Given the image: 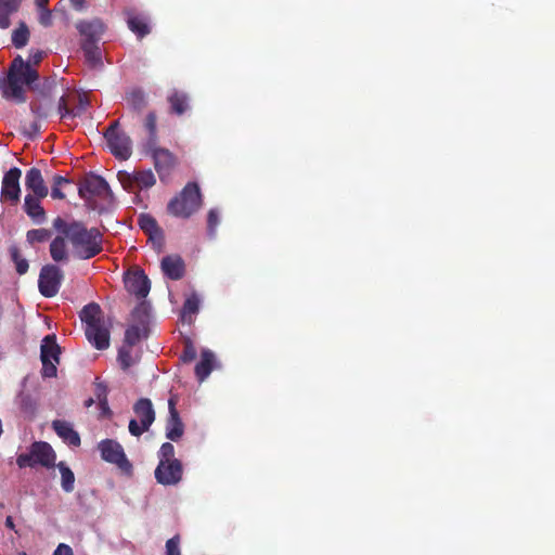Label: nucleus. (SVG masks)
I'll use <instances>...</instances> for the list:
<instances>
[{
	"label": "nucleus",
	"mask_w": 555,
	"mask_h": 555,
	"mask_svg": "<svg viewBox=\"0 0 555 555\" xmlns=\"http://www.w3.org/2000/svg\"><path fill=\"white\" fill-rule=\"evenodd\" d=\"M53 228L65 235L78 259H91L103 250V233L98 228L89 229L81 221L68 222L61 217L53 220Z\"/></svg>",
	"instance_id": "obj_1"
},
{
	"label": "nucleus",
	"mask_w": 555,
	"mask_h": 555,
	"mask_svg": "<svg viewBox=\"0 0 555 555\" xmlns=\"http://www.w3.org/2000/svg\"><path fill=\"white\" fill-rule=\"evenodd\" d=\"M38 78L37 69L31 67L29 63H26L21 55H17L11 62L7 79L0 82V88L3 89L4 93L10 94L18 102H25L23 86H30Z\"/></svg>",
	"instance_id": "obj_2"
},
{
	"label": "nucleus",
	"mask_w": 555,
	"mask_h": 555,
	"mask_svg": "<svg viewBox=\"0 0 555 555\" xmlns=\"http://www.w3.org/2000/svg\"><path fill=\"white\" fill-rule=\"evenodd\" d=\"M79 317L86 325L85 334L90 344L98 350L107 349L109 347V330L101 307L95 302L88 304L82 308Z\"/></svg>",
	"instance_id": "obj_3"
},
{
	"label": "nucleus",
	"mask_w": 555,
	"mask_h": 555,
	"mask_svg": "<svg viewBox=\"0 0 555 555\" xmlns=\"http://www.w3.org/2000/svg\"><path fill=\"white\" fill-rule=\"evenodd\" d=\"M203 199L196 182H189L167 205V212L173 217L189 219L202 206Z\"/></svg>",
	"instance_id": "obj_4"
},
{
	"label": "nucleus",
	"mask_w": 555,
	"mask_h": 555,
	"mask_svg": "<svg viewBox=\"0 0 555 555\" xmlns=\"http://www.w3.org/2000/svg\"><path fill=\"white\" fill-rule=\"evenodd\" d=\"M56 454L52 447L44 441H36L29 447L27 453H21L16 459L20 468L41 465L51 468L55 465Z\"/></svg>",
	"instance_id": "obj_5"
},
{
	"label": "nucleus",
	"mask_w": 555,
	"mask_h": 555,
	"mask_svg": "<svg viewBox=\"0 0 555 555\" xmlns=\"http://www.w3.org/2000/svg\"><path fill=\"white\" fill-rule=\"evenodd\" d=\"M61 348L56 343L55 335H47L41 343L40 359L42 362L41 374L43 377H55L56 364L60 362Z\"/></svg>",
	"instance_id": "obj_6"
},
{
	"label": "nucleus",
	"mask_w": 555,
	"mask_h": 555,
	"mask_svg": "<svg viewBox=\"0 0 555 555\" xmlns=\"http://www.w3.org/2000/svg\"><path fill=\"white\" fill-rule=\"evenodd\" d=\"M63 280L62 270L54 264H46L41 268L38 287L40 294L46 298H51L59 293Z\"/></svg>",
	"instance_id": "obj_7"
},
{
	"label": "nucleus",
	"mask_w": 555,
	"mask_h": 555,
	"mask_svg": "<svg viewBox=\"0 0 555 555\" xmlns=\"http://www.w3.org/2000/svg\"><path fill=\"white\" fill-rule=\"evenodd\" d=\"M99 450L104 461L115 464L124 473L130 474L132 472V465L117 441L112 439L102 440L99 443Z\"/></svg>",
	"instance_id": "obj_8"
},
{
	"label": "nucleus",
	"mask_w": 555,
	"mask_h": 555,
	"mask_svg": "<svg viewBox=\"0 0 555 555\" xmlns=\"http://www.w3.org/2000/svg\"><path fill=\"white\" fill-rule=\"evenodd\" d=\"M154 160V167L158 173L160 181H165L177 165V157L168 149L146 146Z\"/></svg>",
	"instance_id": "obj_9"
},
{
	"label": "nucleus",
	"mask_w": 555,
	"mask_h": 555,
	"mask_svg": "<svg viewBox=\"0 0 555 555\" xmlns=\"http://www.w3.org/2000/svg\"><path fill=\"white\" fill-rule=\"evenodd\" d=\"M109 193V185L101 176L89 173L79 183L78 194L83 199H91L93 196L104 197Z\"/></svg>",
	"instance_id": "obj_10"
},
{
	"label": "nucleus",
	"mask_w": 555,
	"mask_h": 555,
	"mask_svg": "<svg viewBox=\"0 0 555 555\" xmlns=\"http://www.w3.org/2000/svg\"><path fill=\"white\" fill-rule=\"evenodd\" d=\"M183 467L179 460L159 462L155 469V479L164 486H175L182 479Z\"/></svg>",
	"instance_id": "obj_11"
},
{
	"label": "nucleus",
	"mask_w": 555,
	"mask_h": 555,
	"mask_svg": "<svg viewBox=\"0 0 555 555\" xmlns=\"http://www.w3.org/2000/svg\"><path fill=\"white\" fill-rule=\"evenodd\" d=\"M22 170L17 167L11 168L7 171L2 179L1 199L10 201L16 204L20 201L21 188L20 179Z\"/></svg>",
	"instance_id": "obj_12"
},
{
	"label": "nucleus",
	"mask_w": 555,
	"mask_h": 555,
	"mask_svg": "<svg viewBox=\"0 0 555 555\" xmlns=\"http://www.w3.org/2000/svg\"><path fill=\"white\" fill-rule=\"evenodd\" d=\"M111 153L119 160H127L132 154V141L126 132L104 137Z\"/></svg>",
	"instance_id": "obj_13"
},
{
	"label": "nucleus",
	"mask_w": 555,
	"mask_h": 555,
	"mask_svg": "<svg viewBox=\"0 0 555 555\" xmlns=\"http://www.w3.org/2000/svg\"><path fill=\"white\" fill-rule=\"evenodd\" d=\"M120 182L126 188L127 185H135L138 189H150L156 183L155 176L151 169L139 170L133 172L120 171L118 173Z\"/></svg>",
	"instance_id": "obj_14"
},
{
	"label": "nucleus",
	"mask_w": 555,
	"mask_h": 555,
	"mask_svg": "<svg viewBox=\"0 0 555 555\" xmlns=\"http://www.w3.org/2000/svg\"><path fill=\"white\" fill-rule=\"evenodd\" d=\"M176 405L177 397L171 396L168 400L169 417L166 424V437L172 441H178L184 433V425Z\"/></svg>",
	"instance_id": "obj_15"
},
{
	"label": "nucleus",
	"mask_w": 555,
	"mask_h": 555,
	"mask_svg": "<svg viewBox=\"0 0 555 555\" xmlns=\"http://www.w3.org/2000/svg\"><path fill=\"white\" fill-rule=\"evenodd\" d=\"M76 28L83 37L82 42L99 43L105 31V25L100 18L92 21H80L77 23Z\"/></svg>",
	"instance_id": "obj_16"
},
{
	"label": "nucleus",
	"mask_w": 555,
	"mask_h": 555,
	"mask_svg": "<svg viewBox=\"0 0 555 555\" xmlns=\"http://www.w3.org/2000/svg\"><path fill=\"white\" fill-rule=\"evenodd\" d=\"M127 289L139 299L145 298L151 289V282L143 270H137L127 275Z\"/></svg>",
	"instance_id": "obj_17"
},
{
	"label": "nucleus",
	"mask_w": 555,
	"mask_h": 555,
	"mask_svg": "<svg viewBox=\"0 0 555 555\" xmlns=\"http://www.w3.org/2000/svg\"><path fill=\"white\" fill-rule=\"evenodd\" d=\"M163 273L172 281L181 280L185 272L184 261L179 255H169L162 259Z\"/></svg>",
	"instance_id": "obj_18"
},
{
	"label": "nucleus",
	"mask_w": 555,
	"mask_h": 555,
	"mask_svg": "<svg viewBox=\"0 0 555 555\" xmlns=\"http://www.w3.org/2000/svg\"><path fill=\"white\" fill-rule=\"evenodd\" d=\"M25 186L37 197H47L49 190L46 185L40 169L33 167L26 172Z\"/></svg>",
	"instance_id": "obj_19"
},
{
	"label": "nucleus",
	"mask_w": 555,
	"mask_h": 555,
	"mask_svg": "<svg viewBox=\"0 0 555 555\" xmlns=\"http://www.w3.org/2000/svg\"><path fill=\"white\" fill-rule=\"evenodd\" d=\"M52 428L64 442L73 447H79L81 443L79 434L74 430L72 424L66 421L55 420L52 422Z\"/></svg>",
	"instance_id": "obj_20"
},
{
	"label": "nucleus",
	"mask_w": 555,
	"mask_h": 555,
	"mask_svg": "<svg viewBox=\"0 0 555 555\" xmlns=\"http://www.w3.org/2000/svg\"><path fill=\"white\" fill-rule=\"evenodd\" d=\"M167 101L170 106V114L178 116L183 115L190 109V96L188 93L179 90H173L168 96Z\"/></svg>",
	"instance_id": "obj_21"
},
{
	"label": "nucleus",
	"mask_w": 555,
	"mask_h": 555,
	"mask_svg": "<svg viewBox=\"0 0 555 555\" xmlns=\"http://www.w3.org/2000/svg\"><path fill=\"white\" fill-rule=\"evenodd\" d=\"M42 197H37L31 194L25 196L24 210L37 224L42 223L46 220V211L40 204Z\"/></svg>",
	"instance_id": "obj_22"
},
{
	"label": "nucleus",
	"mask_w": 555,
	"mask_h": 555,
	"mask_svg": "<svg viewBox=\"0 0 555 555\" xmlns=\"http://www.w3.org/2000/svg\"><path fill=\"white\" fill-rule=\"evenodd\" d=\"M133 411L145 427H150L155 421V411L152 401L147 398L139 399L133 405Z\"/></svg>",
	"instance_id": "obj_23"
},
{
	"label": "nucleus",
	"mask_w": 555,
	"mask_h": 555,
	"mask_svg": "<svg viewBox=\"0 0 555 555\" xmlns=\"http://www.w3.org/2000/svg\"><path fill=\"white\" fill-rule=\"evenodd\" d=\"M127 24L129 29L137 35L139 39L150 34L151 28L146 16L127 12Z\"/></svg>",
	"instance_id": "obj_24"
},
{
	"label": "nucleus",
	"mask_w": 555,
	"mask_h": 555,
	"mask_svg": "<svg viewBox=\"0 0 555 555\" xmlns=\"http://www.w3.org/2000/svg\"><path fill=\"white\" fill-rule=\"evenodd\" d=\"M67 238L64 234L56 235L50 244V256L55 262H66L69 259Z\"/></svg>",
	"instance_id": "obj_25"
},
{
	"label": "nucleus",
	"mask_w": 555,
	"mask_h": 555,
	"mask_svg": "<svg viewBox=\"0 0 555 555\" xmlns=\"http://www.w3.org/2000/svg\"><path fill=\"white\" fill-rule=\"evenodd\" d=\"M215 354L210 350H203L201 361L195 365V375L198 382H204L214 369Z\"/></svg>",
	"instance_id": "obj_26"
},
{
	"label": "nucleus",
	"mask_w": 555,
	"mask_h": 555,
	"mask_svg": "<svg viewBox=\"0 0 555 555\" xmlns=\"http://www.w3.org/2000/svg\"><path fill=\"white\" fill-rule=\"evenodd\" d=\"M81 49L85 54L87 64L92 68H101L103 66L102 51L99 43L81 42Z\"/></svg>",
	"instance_id": "obj_27"
},
{
	"label": "nucleus",
	"mask_w": 555,
	"mask_h": 555,
	"mask_svg": "<svg viewBox=\"0 0 555 555\" xmlns=\"http://www.w3.org/2000/svg\"><path fill=\"white\" fill-rule=\"evenodd\" d=\"M18 0H0V28L8 29L11 26L10 16L21 9Z\"/></svg>",
	"instance_id": "obj_28"
},
{
	"label": "nucleus",
	"mask_w": 555,
	"mask_h": 555,
	"mask_svg": "<svg viewBox=\"0 0 555 555\" xmlns=\"http://www.w3.org/2000/svg\"><path fill=\"white\" fill-rule=\"evenodd\" d=\"M149 336V326L146 323L130 325L125 332V345L127 347L135 346L142 338Z\"/></svg>",
	"instance_id": "obj_29"
},
{
	"label": "nucleus",
	"mask_w": 555,
	"mask_h": 555,
	"mask_svg": "<svg viewBox=\"0 0 555 555\" xmlns=\"http://www.w3.org/2000/svg\"><path fill=\"white\" fill-rule=\"evenodd\" d=\"M126 101L128 106L137 113H141L147 106L145 93L138 88L126 93Z\"/></svg>",
	"instance_id": "obj_30"
},
{
	"label": "nucleus",
	"mask_w": 555,
	"mask_h": 555,
	"mask_svg": "<svg viewBox=\"0 0 555 555\" xmlns=\"http://www.w3.org/2000/svg\"><path fill=\"white\" fill-rule=\"evenodd\" d=\"M144 127L149 132L146 140V146H154L158 142L157 137V116L155 112H150L144 120Z\"/></svg>",
	"instance_id": "obj_31"
},
{
	"label": "nucleus",
	"mask_w": 555,
	"mask_h": 555,
	"mask_svg": "<svg viewBox=\"0 0 555 555\" xmlns=\"http://www.w3.org/2000/svg\"><path fill=\"white\" fill-rule=\"evenodd\" d=\"M56 466L61 473L62 489L65 492L70 493L74 490L75 483V475L73 470L64 462H60Z\"/></svg>",
	"instance_id": "obj_32"
},
{
	"label": "nucleus",
	"mask_w": 555,
	"mask_h": 555,
	"mask_svg": "<svg viewBox=\"0 0 555 555\" xmlns=\"http://www.w3.org/2000/svg\"><path fill=\"white\" fill-rule=\"evenodd\" d=\"M29 40V29L25 22H20L18 27L12 33V43L15 48H24Z\"/></svg>",
	"instance_id": "obj_33"
},
{
	"label": "nucleus",
	"mask_w": 555,
	"mask_h": 555,
	"mask_svg": "<svg viewBox=\"0 0 555 555\" xmlns=\"http://www.w3.org/2000/svg\"><path fill=\"white\" fill-rule=\"evenodd\" d=\"M57 112L60 114L61 119L80 116V109H73L69 107V100L66 94L60 98L57 103Z\"/></svg>",
	"instance_id": "obj_34"
},
{
	"label": "nucleus",
	"mask_w": 555,
	"mask_h": 555,
	"mask_svg": "<svg viewBox=\"0 0 555 555\" xmlns=\"http://www.w3.org/2000/svg\"><path fill=\"white\" fill-rule=\"evenodd\" d=\"M73 181L62 177V176H54L53 177V184L51 189V196L54 199H64L65 194L62 192V188L66 185H72Z\"/></svg>",
	"instance_id": "obj_35"
},
{
	"label": "nucleus",
	"mask_w": 555,
	"mask_h": 555,
	"mask_svg": "<svg viewBox=\"0 0 555 555\" xmlns=\"http://www.w3.org/2000/svg\"><path fill=\"white\" fill-rule=\"evenodd\" d=\"M198 309H199V299H198L197 295L192 294L191 296H189L185 299L183 307H182L181 317H182L183 321H185L188 317L191 319L192 314H195L198 312Z\"/></svg>",
	"instance_id": "obj_36"
},
{
	"label": "nucleus",
	"mask_w": 555,
	"mask_h": 555,
	"mask_svg": "<svg viewBox=\"0 0 555 555\" xmlns=\"http://www.w3.org/2000/svg\"><path fill=\"white\" fill-rule=\"evenodd\" d=\"M138 224L146 235L160 228L157 220L150 214H141L138 218Z\"/></svg>",
	"instance_id": "obj_37"
},
{
	"label": "nucleus",
	"mask_w": 555,
	"mask_h": 555,
	"mask_svg": "<svg viewBox=\"0 0 555 555\" xmlns=\"http://www.w3.org/2000/svg\"><path fill=\"white\" fill-rule=\"evenodd\" d=\"M51 231L48 229H33L26 233V240L30 245L47 242L51 237Z\"/></svg>",
	"instance_id": "obj_38"
},
{
	"label": "nucleus",
	"mask_w": 555,
	"mask_h": 555,
	"mask_svg": "<svg viewBox=\"0 0 555 555\" xmlns=\"http://www.w3.org/2000/svg\"><path fill=\"white\" fill-rule=\"evenodd\" d=\"M11 259L15 263L16 272L20 275L25 274L28 271V261L22 257L20 249L16 246L10 248Z\"/></svg>",
	"instance_id": "obj_39"
},
{
	"label": "nucleus",
	"mask_w": 555,
	"mask_h": 555,
	"mask_svg": "<svg viewBox=\"0 0 555 555\" xmlns=\"http://www.w3.org/2000/svg\"><path fill=\"white\" fill-rule=\"evenodd\" d=\"M130 347L122 346L118 351L117 360L124 371L128 370L135 363V360L131 356Z\"/></svg>",
	"instance_id": "obj_40"
},
{
	"label": "nucleus",
	"mask_w": 555,
	"mask_h": 555,
	"mask_svg": "<svg viewBox=\"0 0 555 555\" xmlns=\"http://www.w3.org/2000/svg\"><path fill=\"white\" fill-rule=\"evenodd\" d=\"M220 222L219 212L217 209H210L207 214V231L210 237L216 235L217 227Z\"/></svg>",
	"instance_id": "obj_41"
},
{
	"label": "nucleus",
	"mask_w": 555,
	"mask_h": 555,
	"mask_svg": "<svg viewBox=\"0 0 555 555\" xmlns=\"http://www.w3.org/2000/svg\"><path fill=\"white\" fill-rule=\"evenodd\" d=\"M196 356H197V352H196L195 347L193 346L192 341L190 339H188L184 343L183 351L180 354V360L183 363H191L192 361H194L196 359Z\"/></svg>",
	"instance_id": "obj_42"
},
{
	"label": "nucleus",
	"mask_w": 555,
	"mask_h": 555,
	"mask_svg": "<svg viewBox=\"0 0 555 555\" xmlns=\"http://www.w3.org/2000/svg\"><path fill=\"white\" fill-rule=\"evenodd\" d=\"M159 462H168L177 460L175 457V447L170 442H165L162 444L158 451Z\"/></svg>",
	"instance_id": "obj_43"
},
{
	"label": "nucleus",
	"mask_w": 555,
	"mask_h": 555,
	"mask_svg": "<svg viewBox=\"0 0 555 555\" xmlns=\"http://www.w3.org/2000/svg\"><path fill=\"white\" fill-rule=\"evenodd\" d=\"M149 241L152 242L153 246L160 251L165 244V234L162 228L157 229L151 234H147Z\"/></svg>",
	"instance_id": "obj_44"
},
{
	"label": "nucleus",
	"mask_w": 555,
	"mask_h": 555,
	"mask_svg": "<svg viewBox=\"0 0 555 555\" xmlns=\"http://www.w3.org/2000/svg\"><path fill=\"white\" fill-rule=\"evenodd\" d=\"M94 396H95V399L98 400V402L108 400L107 399V396H108L107 386L104 383L99 382V378H96L94 382Z\"/></svg>",
	"instance_id": "obj_45"
},
{
	"label": "nucleus",
	"mask_w": 555,
	"mask_h": 555,
	"mask_svg": "<svg viewBox=\"0 0 555 555\" xmlns=\"http://www.w3.org/2000/svg\"><path fill=\"white\" fill-rule=\"evenodd\" d=\"M30 109L34 115L38 118H47L49 116V106L47 104H42L40 102H31Z\"/></svg>",
	"instance_id": "obj_46"
},
{
	"label": "nucleus",
	"mask_w": 555,
	"mask_h": 555,
	"mask_svg": "<svg viewBox=\"0 0 555 555\" xmlns=\"http://www.w3.org/2000/svg\"><path fill=\"white\" fill-rule=\"evenodd\" d=\"M180 538L175 535L166 542V555H181L180 553Z\"/></svg>",
	"instance_id": "obj_47"
},
{
	"label": "nucleus",
	"mask_w": 555,
	"mask_h": 555,
	"mask_svg": "<svg viewBox=\"0 0 555 555\" xmlns=\"http://www.w3.org/2000/svg\"><path fill=\"white\" fill-rule=\"evenodd\" d=\"M38 22L43 27H50L53 23L52 11L50 9L38 10Z\"/></svg>",
	"instance_id": "obj_48"
},
{
	"label": "nucleus",
	"mask_w": 555,
	"mask_h": 555,
	"mask_svg": "<svg viewBox=\"0 0 555 555\" xmlns=\"http://www.w3.org/2000/svg\"><path fill=\"white\" fill-rule=\"evenodd\" d=\"M149 428L150 427H145L143 424L139 425L134 418L129 422V433L134 437L141 436L144 431H147Z\"/></svg>",
	"instance_id": "obj_49"
},
{
	"label": "nucleus",
	"mask_w": 555,
	"mask_h": 555,
	"mask_svg": "<svg viewBox=\"0 0 555 555\" xmlns=\"http://www.w3.org/2000/svg\"><path fill=\"white\" fill-rule=\"evenodd\" d=\"M44 52L41 50H31L29 59L26 63H29L31 67L37 66L43 60Z\"/></svg>",
	"instance_id": "obj_50"
},
{
	"label": "nucleus",
	"mask_w": 555,
	"mask_h": 555,
	"mask_svg": "<svg viewBox=\"0 0 555 555\" xmlns=\"http://www.w3.org/2000/svg\"><path fill=\"white\" fill-rule=\"evenodd\" d=\"M98 403H99V409H100L99 418H109V417H112L113 412L109 409L108 400L101 401V402H98Z\"/></svg>",
	"instance_id": "obj_51"
},
{
	"label": "nucleus",
	"mask_w": 555,
	"mask_h": 555,
	"mask_svg": "<svg viewBox=\"0 0 555 555\" xmlns=\"http://www.w3.org/2000/svg\"><path fill=\"white\" fill-rule=\"evenodd\" d=\"M89 104H90V102L87 96L78 95V105L76 107H74L73 109H80V116H81L86 112Z\"/></svg>",
	"instance_id": "obj_52"
},
{
	"label": "nucleus",
	"mask_w": 555,
	"mask_h": 555,
	"mask_svg": "<svg viewBox=\"0 0 555 555\" xmlns=\"http://www.w3.org/2000/svg\"><path fill=\"white\" fill-rule=\"evenodd\" d=\"M53 555H74L69 545L61 543L54 551Z\"/></svg>",
	"instance_id": "obj_53"
},
{
	"label": "nucleus",
	"mask_w": 555,
	"mask_h": 555,
	"mask_svg": "<svg viewBox=\"0 0 555 555\" xmlns=\"http://www.w3.org/2000/svg\"><path fill=\"white\" fill-rule=\"evenodd\" d=\"M118 126H119V120H115L113 121L108 128L105 130L104 132V137L106 135H111V134H116V133H121L122 131H119L118 130Z\"/></svg>",
	"instance_id": "obj_54"
},
{
	"label": "nucleus",
	"mask_w": 555,
	"mask_h": 555,
	"mask_svg": "<svg viewBox=\"0 0 555 555\" xmlns=\"http://www.w3.org/2000/svg\"><path fill=\"white\" fill-rule=\"evenodd\" d=\"M69 1L76 11H82L85 9L86 0H69Z\"/></svg>",
	"instance_id": "obj_55"
},
{
	"label": "nucleus",
	"mask_w": 555,
	"mask_h": 555,
	"mask_svg": "<svg viewBox=\"0 0 555 555\" xmlns=\"http://www.w3.org/2000/svg\"><path fill=\"white\" fill-rule=\"evenodd\" d=\"M35 4L38 10L49 9V0H35Z\"/></svg>",
	"instance_id": "obj_56"
},
{
	"label": "nucleus",
	"mask_w": 555,
	"mask_h": 555,
	"mask_svg": "<svg viewBox=\"0 0 555 555\" xmlns=\"http://www.w3.org/2000/svg\"><path fill=\"white\" fill-rule=\"evenodd\" d=\"M5 527L11 529V530H15V525H14V520H13L12 516H8L5 518Z\"/></svg>",
	"instance_id": "obj_57"
},
{
	"label": "nucleus",
	"mask_w": 555,
	"mask_h": 555,
	"mask_svg": "<svg viewBox=\"0 0 555 555\" xmlns=\"http://www.w3.org/2000/svg\"><path fill=\"white\" fill-rule=\"evenodd\" d=\"M93 403H94V399H93V398H89V399H87V400L85 401L83 405H85L86 408H90L91 405H93Z\"/></svg>",
	"instance_id": "obj_58"
},
{
	"label": "nucleus",
	"mask_w": 555,
	"mask_h": 555,
	"mask_svg": "<svg viewBox=\"0 0 555 555\" xmlns=\"http://www.w3.org/2000/svg\"><path fill=\"white\" fill-rule=\"evenodd\" d=\"M61 5H63V0L59 1V3L56 4V7H55V9H54V10H55V11H57V10H59V7H61Z\"/></svg>",
	"instance_id": "obj_59"
},
{
	"label": "nucleus",
	"mask_w": 555,
	"mask_h": 555,
	"mask_svg": "<svg viewBox=\"0 0 555 555\" xmlns=\"http://www.w3.org/2000/svg\"><path fill=\"white\" fill-rule=\"evenodd\" d=\"M31 127L34 128L35 131L39 130L36 124H33Z\"/></svg>",
	"instance_id": "obj_60"
},
{
	"label": "nucleus",
	"mask_w": 555,
	"mask_h": 555,
	"mask_svg": "<svg viewBox=\"0 0 555 555\" xmlns=\"http://www.w3.org/2000/svg\"><path fill=\"white\" fill-rule=\"evenodd\" d=\"M16 555H27L26 552H18Z\"/></svg>",
	"instance_id": "obj_61"
},
{
	"label": "nucleus",
	"mask_w": 555,
	"mask_h": 555,
	"mask_svg": "<svg viewBox=\"0 0 555 555\" xmlns=\"http://www.w3.org/2000/svg\"><path fill=\"white\" fill-rule=\"evenodd\" d=\"M18 2H21V3H22V2H23V0H18Z\"/></svg>",
	"instance_id": "obj_62"
}]
</instances>
